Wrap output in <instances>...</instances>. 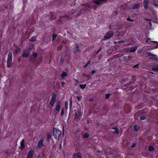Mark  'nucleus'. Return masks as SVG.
<instances>
[{"mask_svg": "<svg viewBox=\"0 0 158 158\" xmlns=\"http://www.w3.org/2000/svg\"><path fill=\"white\" fill-rule=\"evenodd\" d=\"M63 114H64L63 110L62 109V110L61 111V115H63Z\"/></svg>", "mask_w": 158, "mask_h": 158, "instance_id": "obj_45", "label": "nucleus"}, {"mask_svg": "<svg viewBox=\"0 0 158 158\" xmlns=\"http://www.w3.org/2000/svg\"><path fill=\"white\" fill-rule=\"evenodd\" d=\"M51 137V134H48L47 135V138L48 139H49Z\"/></svg>", "mask_w": 158, "mask_h": 158, "instance_id": "obj_31", "label": "nucleus"}, {"mask_svg": "<svg viewBox=\"0 0 158 158\" xmlns=\"http://www.w3.org/2000/svg\"><path fill=\"white\" fill-rule=\"evenodd\" d=\"M77 98L78 99V101H80L82 98V96H77Z\"/></svg>", "mask_w": 158, "mask_h": 158, "instance_id": "obj_30", "label": "nucleus"}, {"mask_svg": "<svg viewBox=\"0 0 158 158\" xmlns=\"http://www.w3.org/2000/svg\"><path fill=\"white\" fill-rule=\"evenodd\" d=\"M146 20H148L149 21V23L150 24V26H151V23H152V20H149V19H146ZM152 22H153L152 21Z\"/></svg>", "mask_w": 158, "mask_h": 158, "instance_id": "obj_33", "label": "nucleus"}, {"mask_svg": "<svg viewBox=\"0 0 158 158\" xmlns=\"http://www.w3.org/2000/svg\"><path fill=\"white\" fill-rule=\"evenodd\" d=\"M148 56L149 57L150 59L153 60H155L156 61H158V58L156 55L152 54L150 52L148 53Z\"/></svg>", "mask_w": 158, "mask_h": 158, "instance_id": "obj_4", "label": "nucleus"}, {"mask_svg": "<svg viewBox=\"0 0 158 158\" xmlns=\"http://www.w3.org/2000/svg\"><path fill=\"white\" fill-rule=\"evenodd\" d=\"M56 36H57V35L56 34H53L52 35V41H53L55 40V39L56 38Z\"/></svg>", "mask_w": 158, "mask_h": 158, "instance_id": "obj_26", "label": "nucleus"}, {"mask_svg": "<svg viewBox=\"0 0 158 158\" xmlns=\"http://www.w3.org/2000/svg\"><path fill=\"white\" fill-rule=\"evenodd\" d=\"M127 20L128 21H133V20H132V19H130L129 18H127Z\"/></svg>", "mask_w": 158, "mask_h": 158, "instance_id": "obj_38", "label": "nucleus"}, {"mask_svg": "<svg viewBox=\"0 0 158 158\" xmlns=\"http://www.w3.org/2000/svg\"><path fill=\"white\" fill-rule=\"evenodd\" d=\"M86 85V84H85L84 85L80 84V85L79 86L81 89H84L85 88Z\"/></svg>", "mask_w": 158, "mask_h": 158, "instance_id": "obj_19", "label": "nucleus"}, {"mask_svg": "<svg viewBox=\"0 0 158 158\" xmlns=\"http://www.w3.org/2000/svg\"><path fill=\"white\" fill-rule=\"evenodd\" d=\"M90 62V61H89L88 62L87 64H86V65H85L84 66V67H86L87 66V65H88V64H89Z\"/></svg>", "mask_w": 158, "mask_h": 158, "instance_id": "obj_41", "label": "nucleus"}, {"mask_svg": "<svg viewBox=\"0 0 158 158\" xmlns=\"http://www.w3.org/2000/svg\"><path fill=\"white\" fill-rule=\"evenodd\" d=\"M138 66V64L135 65L133 66V68H135L136 67H137Z\"/></svg>", "mask_w": 158, "mask_h": 158, "instance_id": "obj_44", "label": "nucleus"}, {"mask_svg": "<svg viewBox=\"0 0 158 158\" xmlns=\"http://www.w3.org/2000/svg\"><path fill=\"white\" fill-rule=\"evenodd\" d=\"M110 97V95L109 94H107L106 95V98H108Z\"/></svg>", "mask_w": 158, "mask_h": 158, "instance_id": "obj_34", "label": "nucleus"}, {"mask_svg": "<svg viewBox=\"0 0 158 158\" xmlns=\"http://www.w3.org/2000/svg\"><path fill=\"white\" fill-rule=\"evenodd\" d=\"M44 142V140L42 139H40L38 143V147L40 148L43 145V143Z\"/></svg>", "mask_w": 158, "mask_h": 158, "instance_id": "obj_9", "label": "nucleus"}, {"mask_svg": "<svg viewBox=\"0 0 158 158\" xmlns=\"http://www.w3.org/2000/svg\"><path fill=\"white\" fill-rule=\"evenodd\" d=\"M60 107L59 105H57L56 106V110L57 112L59 111L60 109Z\"/></svg>", "mask_w": 158, "mask_h": 158, "instance_id": "obj_18", "label": "nucleus"}, {"mask_svg": "<svg viewBox=\"0 0 158 158\" xmlns=\"http://www.w3.org/2000/svg\"><path fill=\"white\" fill-rule=\"evenodd\" d=\"M78 50V48L77 46H76L75 47V51H77Z\"/></svg>", "mask_w": 158, "mask_h": 158, "instance_id": "obj_40", "label": "nucleus"}, {"mask_svg": "<svg viewBox=\"0 0 158 158\" xmlns=\"http://www.w3.org/2000/svg\"><path fill=\"white\" fill-rule=\"evenodd\" d=\"M95 71H94V70H92L91 71V73L92 74H93L95 73Z\"/></svg>", "mask_w": 158, "mask_h": 158, "instance_id": "obj_43", "label": "nucleus"}, {"mask_svg": "<svg viewBox=\"0 0 158 158\" xmlns=\"http://www.w3.org/2000/svg\"><path fill=\"white\" fill-rule=\"evenodd\" d=\"M152 69L154 71L158 72V65L152 66Z\"/></svg>", "mask_w": 158, "mask_h": 158, "instance_id": "obj_13", "label": "nucleus"}, {"mask_svg": "<svg viewBox=\"0 0 158 158\" xmlns=\"http://www.w3.org/2000/svg\"><path fill=\"white\" fill-rule=\"evenodd\" d=\"M72 105V98H70V100L69 106L70 108H71Z\"/></svg>", "mask_w": 158, "mask_h": 158, "instance_id": "obj_25", "label": "nucleus"}, {"mask_svg": "<svg viewBox=\"0 0 158 158\" xmlns=\"http://www.w3.org/2000/svg\"><path fill=\"white\" fill-rule=\"evenodd\" d=\"M113 31H110L108 32L104 36V37L105 39H108L112 37L113 36Z\"/></svg>", "mask_w": 158, "mask_h": 158, "instance_id": "obj_6", "label": "nucleus"}, {"mask_svg": "<svg viewBox=\"0 0 158 158\" xmlns=\"http://www.w3.org/2000/svg\"><path fill=\"white\" fill-rule=\"evenodd\" d=\"M89 135L87 133H85L84 134V137L85 138H87L88 137Z\"/></svg>", "mask_w": 158, "mask_h": 158, "instance_id": "obj_29", "label": "nucleus"}, {"mask_svg": "<svg viewBox=\"0 0 158 158\" xmlns=\"http://www.w3.org/2000/svg\"><path fill=\"white\" fill-rule=\"evenodd\" d=\"M21 51L20 48H18L16 50H15L14 52V53L16 54L18 53H19Z\"/></svg>", "mask_w": 158, "mask_h": 158, "instance_id": "obj_21", "label": "nucleus"}, {"mask_svg": "<svg viewBox=\"0 0 158 158\" xmlns=\"http://www.w3.org/2000/svg\"><path fill=\"white\" fill-rule=\"evenodd\" d=\"M75 85H77L79 83H80V82L79 81L77 80V79H75Z\"/></svg>", "mask_w": 158, "mask_h": 158, "instance_id": "obj_28", "label": "nucleus"}, {"mask_svg": "<svg viewBox=\"0 0 158 158\" xmlns=\"http://www.w3.org/2000/svg\"><path fill=\"white\" fill-rule=\"evenodd\" d=\"M137 48V46H135L134 47H132L131 48V50L130 51V52H135Z\"/></svg>", "mask_w": 158, "mask_h": 158, "instance_id": "obj_14", "label": "nucleus"}, {"mask_svg": "<svg viewBox=\"0 0 158 158\" xmlns=\"http://www.w3.org/2000/svg\"><path fill=\"white\" fill-rule=\"evenodd\" d=\"M33 151L31 150L29 151L28 153V155L27 158H32L33 156Z\"/></svg>", "mask_w": 158, "mask_h": 158, "instance_id": "obj_8", "label": "nucleus"}, {"mask_svg": "<svg viewBox=\"0 0 158 158\" xmlns=\"http://www.w3.org/2000/svg\"><path fill=\"white\" fill-rule=\"evenodd\" d=\"M156 21V23H158V21Z\"/></svg>", "mask_w": 158, "mask_h": 158, "instance_id": "obj_48", "label": "nucleus"}, {"mask_svg": "<svg viewBox=\"0 0 158 158\" xmlns=\"http://www.w3.org/2000/svg\"><path fill=\"white\" fill-rule=\"evenodd\" d=\"M82 114V112H81L77 111L75 112V119L76 120H78L80 119L81 117Z\"/></svg>", "mask_w": 158, "mask_h": 158, "instance_id": "obj_7", "label": "nucleus"}, {"mask_svg": "<svg viewBox=\"0 0 158 158\" xmlns=\"http://www.w3.org/2000/svg\"><path fill=\"white\" fill-rule=\"evenodd\" d=\"M149 1L148 0H144L143 2V6L144 8L147 9L148 8V5Z\"/></svg>", "mask_w": 158, "mask_h": 158, "instance_id": "obj_11", "label": "nucleus"}, {"mask_svg": "<svg viewBox=\"0 0 158 158\" xmlns=\"http://www.w3.org/2000/svg\"><path fill=\"white\" fill-rule=\"evenodd\" d=\"M135 145H136V144H135V143H133V144H132L131 146V147L132 148H134V147L135 146Z\"/></svg>", "mask_w": 158, "mask_h": 158, "instance_id": "obj_39", "label": "nucleus"}, {"mask_svg": "<svg viewBox=\"0 0 158 158\" xmlns=\"http://www.w3.org/2000/svg\"><path fill=\"white\" fill-rule=\"evenodd\" d=\"M56 95L55 94H53L51 97L50 104L52 106H54L55 103L56 99Z\"/></svg>", "mask_w": 158, "mask_h": 158, "instance_id": "obj_5", "label": "nucleus"}, {"mask_svg": "<svg viewBox=\"0 0 158 158\" xmlns=\"http://www.w3.org/2000/svg\"><path fill=\"white\" fill-rule=\"evenodd\" d=\"M119 42L120 43H122L123 42V41H119Z\"/></svg>", "mask_w": 158, "mask_h": 158, "instance_id": "obj_47", "label": "nucleus"}, {"mask_svg": "<svg viewBox=\"0 0 158 158\" xmlns=\"http://www.w3.org/2000/svg\"><path fill=\"white\" fill-rule=\"evenodd\" d=\"M115 133L117 134H118L119 133V131H118V129H115Z\"/></svg>", "mask_w": 158, "mask_h": 158, "instance_id": "obj_35", "label": "nucleus"}, {"mask_svg": "<svg viewBox=\"0 0 158 158\" xmlns=\"http://www.w3.org/2000/svg\"><path fill=\"white\" fill-rule=\"evenodd\" d=\"M36 40V37H32L30 40L31 41H35Z\"/></svg>", "mask_w": 158, "mask_h": 158, "instance_id": "obj_22", "label": "nucleus"}, {"mask_svg": "<svg viewBox=\"0 0 158 158\" xmlns=\"http://www.w3.org/2000/svg\"><path fill=\"white\" fill-rule=\"evenodd\" d=\"M20 144H21V146L20 147V148L21 149L23 148L24 147V146H25L24 143H21Z\"/></svg>", "mask_w": 158, "mask_h": 158, "instance_id": "obj_27", "label": "nucleus"}, {"mask_svg": "<svg viewBox=\"0 0 158 158\" xmlns=\"http://www.w3.org/2000/svg\"><path fill=\"white\" fill-rule=\"evenodd\" d=\"M151 42L153 43L154 44V46H155L153 47V48H151L152 49H153L154 48H158V42L156 41H151Z\"/></svg>", "mask_w": 158, "mask_h": 158, "instance_id": "obj_12", "label": "nucleus"}, {"mask_svg": "<svg viewBox=\"0 0 158 158\" xmlns=\"http://www.w3.org/2000/svg\"><path fill=\"white\" fill-rule=\"evenodd\" d=\"M134 127L135 131H137L139 129V127L137 125H135Z\"/></svg>", "mask_w": 158, "mask_h": 158, "instance_id": "obj_20", "label": "nucleus"}, {"mask_svg": "<svg viewBox=\"0 0 158 158\" xmlns=\"http://www.w3.org/2000/svg\"><path fill=\"white\" fill-rule=\"evenodd\" d=\"M146 42L147 43H149V42H151V43H152L151 41H150V39H147V40L146 41Z\"/></svg>", "mask_w": 158, "mask_h": 158, "instance_id": "obj_36", "label": "nucleus"}, {"mask_svg": "<svg viewBox=\"0 0 158 158\" xmlns=\"http://www.w3.org/2000/svg\"><path fill=\"white\" fill-rule=\"evenodd\" d=\"M153 1L154 6H158V0H153Z\"/></svg>", "mask_w": 158, "mask_h": 158, "instance_id": "obj_16", "label": "nucleus"}, {"mask_svg": "<svg viewBox=\"0 0 158 158\" xmlns=\"http://www.w3.org/2000/svg\"><path fill=\"white\" fill-rule=\"evenodd\" d=\"M140 6L139 4H136L134 5L132 7V9H136L138 8Z\"/></svg>", "mask_w": 158, "mask_h": 158, "instance_id": "obj_15", "label": "nucleus"}, {"mask_svg": "<svg viewBox=\"0 0 158 158\" xmlns=\"http://www.w3.org/2000/svg\"><path fill=\"white\" fill-rule=\"evenodd\" d=\"M148 149L150 151H153L154 149V148L152 146H150L148 147Z\"/></svg>", "mask_w": 158, "mask_h": 158, "instance_id": "obj_23", "label": "nucleus"}, {"mask_svg": "<svg viewBox=\"0 0 158 158\" xmlns=\"http://www.w3.org/2000/svg\"><path fill=\"white\" fill-rule=\"evenodd\" d=\"M68 103L67 102H65V106L66 110H67L68 108Z\"/></svg>", "mask_w": 158, "mask_h": 158, "instance_id": "obj_24", "label": "nucleus"}, {"mask_svg": "<svg viewBox=\"0 0 158 158\" xmlns=\"http://www.w3.org/2000/svg\"><path fill=\"white\" fill-rule=\"evenodd\" d=\"M53 134L54 138L58 140L61 135V132L58 128L55 127L53 128Z\"/></svg>", "mask_w": 158, "mask_h": 158, "instance_id": "obj_1", "label": "nucleus"}, {"mask_svg": "<svg viewBox=\"0 0 158 158\" xmlns=\"http://www.w3.org/2000/svg\"><path fill=\"white\" fill-rule=\"evenodd\" d=\"M37 56V54L36 52H34L33 54V56L34 58H36Z\"/></svg>", "mask_w": 158, "mask_h": 158, "instance_id": "obj_32", "label": "nucleus"}, {"mask_svg": "<svg viewBox=\"0 0 158 158\" xmlns=\"http://www.w3.org/2000/svg\"><path fill=\"white\" fill-rule=\"evenodd\" d=\"M24 140H23L21 143H24Z\"/></svg>", "mask_w": 158, "mask_h": 158, "instance_id": "obj_46", "label": "nucleus"}, {"mask_svg": "<svg viewBox=\"0 0 158 158\" xmlns=\"http://www.w3.org/2000/svg\"><path fill=\"white\" fill-rule=\"evenodd\" d=\"M65 84V83L64 82H61V85L62 86H63Z\"/></svg>", "mask_w": 158, "mask_h": 158, "instance_id": "obj_42", "label": "nucleus"}, {"mask_svg": "<svg viewBox=\"0 0 158 158\" xmlns=\"http://www.w3.org/2000/svg\"><path fill=\"white\" fill-rule=\"evenodd\" d=\"M31 48L30 47H27L25 49L23 52V57H27L30 53V50H31Z\"/></svg>", "mask_w": 158, "mask_h": 158, "instance_id": "obj_3", "label": "nucleus"}, {"mask_svg": "<svg viewBox=\"0 0 158 158\" xmlns=\"http://www.w3.org/2000/svg\"><path fill=\"white\" fill-rule=\"evenodd\" d=\"M140 119L141 120H144L145 119V117L144 116H142L140 117Z\"/></svg>", "mask_w": 158, "mask_h": 158, "instance_id": "obj_37", "label": "nucleus"}, {"mask_svg": "<svg viewBox=\"0 0 158 158\" xmlns=\"http://www.w3.org/2000/svg\"><path fill=\"white\" fill-rule=\"evenodd\" d=\"M81 154L80 153H78L74 155L73 158H81Z\"/></svg>", "mask_w": 158, "mask_h": 158, "instance_id": "obj_10", "label": "nucleus"}, {"mask_svg": "<svg viewBox=\"0 0 158 158\" xmlns=\"http://www.w3.org/2000/svg\"><path fill=\"white\" fill-rule=\"evenodd\" d=\"M67 76V73L65 72H63L61 75V76L62 77H64Z\"/></svg>", "mask_w": 158, "mask_h": 158, "instance_id": "obj_17", "label": "nucleus"}, {"mask_svg": "<svg viewBox=\"0 0 158 158\" xmlns=\"http://www.w3.org/2000/svg\"><path fill=\"white\" fill-rule=\"evenodd\" d=\"M12 61V53L11 52H9L7 61V66L8 68L11 66Z\"/></svg>", "mask_w": 158, "mask_h": 158, "instance_id": "obj_2", "label": "nucleus"}]
</instances>
